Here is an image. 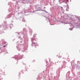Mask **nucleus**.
I'll return each instance as SVG.
<instances>
[{"label":"nucleus","mask_w":80,"mask_h":80,"mask_svg":"<svg viewBox=\"0 0 80 80\" xmlns=\"http://www.w3.org/2000/svg\"><path fill=\"white\" fill-rule=\"evenodd\" d=\"M72 29H70V30H72Z\"/></svg>","instance_id":"3"},{"label":"nucleus","mask_w":80,"mask_h":80,"mask_svg":"<svg viewBox=\"0 0 80 80\" xmlns=\"http://www.w3.org/2000/svg\"><path fill=\"white\" fill-rule=\"evenodd\" d=\"M64 0H59V1L60 2V3H62L63 2Z\"/></svg>","instance_id":"1"},{"label":"nucleus","mask_w":80,"mask_h":80,"mask_svg":"<svg viewBox=\"0 0 80 80\" xmlns=\"http://www.w3.org/2000/svg\"><path fill=\"white\" fill-rule=\"evenodd\" d=\"M3 47H5V46L4 45Z\"/></svg>","instance_id":"4"},{"label":"nucleus","mask_w":80,"mask_h":80,"mask_svg":"<svg viewBox=\"0 0 80 80\" xmlns=\"http://www.w3.org/2000/svg\"><path fill=\"white\" fill-rule=\"evenodd\" d=\"M36 35V34H34V37H35V36Z\"/></svg>","instance_id":"2"}]
</instances>
